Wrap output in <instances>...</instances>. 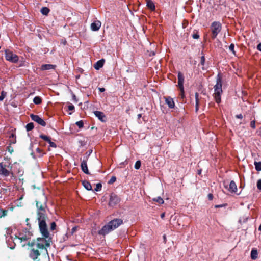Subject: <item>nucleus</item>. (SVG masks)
<instances>
[{"label":"nucleus","mask_w":261,"mask_h":261,"mask_svg":"<svg viewBox=\"0 0 261 261\" xmlns=\"http://www.w3.org/2000/svg\"><path fill=\"white\" fill-rule=\"evenodd\" d=\"M36 207L37 210V220L39 223L40 231L44 237H48V231L46 223L47 218L46 212V204L42 203L36 201Z\"/></svg>","instance_id":"f257e3e1"},{"label":"nucleus","mask_w":261,"mask_h":261,"mask_svg":"<svg viewBox=\"0 0 261 261\" xmlns=\"http://www.w3.org/2000/svg\"><path fill=\"white\" fill-rule=\"evenodd\" d=\"M123 223V221L122 219L120 218L114 219L104 225L102 228L99 230L98 233L100 235L105 236L119 227Z\"/></svg>","instance_id":"f03ea898"},{"label":"nucleus","mask_w":261,"mask_h":261,"mask_svg":"<svg viewBox=\"0 0 261 261\" xmlns=\"http://www.w3.org/2000/svg\"><path fill=\"white\" fill-rule=\"evenodd\" d=\"M0 176L3 177L8 176L14 177V173L12 171V167L7 166L3 162H0Z\"/></svg>","instance_id":"7ed1b4c3"},{"label":"nucleus","mask_w":261,"mask_h":261,"mask_svg":"<svg viewBox=\"0 0 261 261\" xmlns=\"http://www.w3.org/2000/svg\"><path fill=\"white\" fill-rule=\"evenodd\" d=\"M222 25L218 21L213 22L211 25L212 31V38L214 39L216 38L218 34L221 32Z\"/></svg>","instance_id":"20e7f679"},{"label":"nucleus","mask_w":261,"mask_h":261,"mask_svg":"<svg viewBox=\"0 0 261 261\" xmlns=\"http://www.w3.org/2000/svg\"><path fill=\"white\" fill-rule=\"evenodd\" d=\"M32 234L26 229L20 231L18 236H15L14 242L20 240V242L27 241L31 237Z\"/></svg>","instance_id":"39448f33"},{"label":"nucleus","mask_w":261,"mask_h":261,"mask_svg":"<svg viewBox=\"0 0 261 261\" xmlns=\"http://www.w3.org/2000/svg\"><path fill=\"white\" fill-rule=\"evenodd\" d=\"M5 58L6 60L13 63H16L19 61L18 56L13 53L12 51L9 49H6L5 51Z\"/></svg>","instance_id":"423d86ee"},{"label":"nucleus","mask_w":261,"mask_h":261,"mask_svg":"<svg viewBox=\"0 0 261 261\" xmlns=\"http://www.w3.org/2000/svg\"><path fill=\"white\" fill-rule=\"evenodd\" d=\"M40 253L38 249H36L35 247L31 248L29 256L33 261H40Z\"/></svg>","instance_id":"0eeeda50"},{"label":"nucleus","mask_w":261,"mask_h":261,"mask_svg":"<svg viewBox=\"0 0 261 261\" xmlns=\"http://www.w3.org/2000/svg\"><path fill=\"white\" fill-rule=\"evenodd\" d=\"M120 202L119 197L115 194H112L110 195L109 205L111 207H114Z\"/></svg>","instance_id":"6e6552de"},{"label":"nucleus","mask_w":261,"mask_h":261,"mask_svg":"<svg viewBox=\"0 0 261 261\" xmlns=\"http://www.w3.org/2000/svg\"><path fill=\"white\" fill-rule=\"evenodd\" d=\"M42 235L43 236V238H38L37 240L39 241L41 244L43 245V246L45 248L46 247L50 246L51 239L49 237V234L47 237H44L42 234Z\"/></svg>","instance_id":"1a4fd4ad"},{"label":"nucleus","mask_w":261,"mask_h":261,"mask_svg":"<svg viewBox=\"0 0 261 261\" xmlns=\"http://www.w3.org/2000/svg\"><path fill=\"white\" fill-rule=\"evenodd\" d=\"M12 233V230L10 228H7L6 231V242H9L10 241V240L13 242L14 244H12L10 245V248L13 249L14 248L15 245H16V242H14V239H13V238L10 236V234Z\"/></svg>","instance_id":"9d476101"},{"label":"nucleus","mask_w":261,"mask_h":261,"mask_svg":"<svg viewBox=\"0 0 261 261\" xmlns=\"http://www.w3.org/2000/svg\"><path fill=\"white\" fill-rule=\"evenodd\" d=\"M224 187L226 189H227L230 192L236 193L237 191V185L235 182L233 180L230 181L229 187H228V185H227L225 182H224Z\"/></svg>","instance_id":"9b49d317"},{"label":"nucleus","mask_w":261,"mask_h":261,"mask_svg":"<svg viewBox=\"0 0 261 261\" xmlns=\"http://www.w3.org/2000/svg\"><path fill=\"white\" fill-rule=\"evenodd\" d=\"M30 117L31 119L34 121L35 122L38 123L39 124L41 125L42 126H45L46 125L45 122L40 118L38 115L31 114Z\"/></svg>","instance_id":"f8f14e48"},{"label":"nucleus","mask_w":261,"mask_h":261,"mask_svg":"<svg viewBox=\"0 0 261 261\" xmlns=\"http://www.w3.org/2000/svg\"><path fill=\"white\" fill-rule=\"evenodd\" d=\"M214 98L216 102L219 103L221 102V95L222 93V89H214Z\"/></svg>","instance_id":"ddd939ff"},{"label":"nucleus","mask_w":261,"mask_h":261,"mask_svg":"<svg viewBox=\"0 0 261 261\" xmlns=\"http://www.w3.org/2000/svg\"><path fill=\"white\" fill-rule=\"evenodd\" d=\"M184 82V76L183 74L180 72L178 73V86L180 91H183Z\"/></svg>","instance_id":"4468645a"},{"label":"nucleus","mask_w":261,"mask_h":261,"mask_svg":"<svg viewBox=\"0 0 261 261\" xmlns=\"http://www.w3.org/2000/svg\"><path fill=\"white\" fill-rule=\"evenodd\" d=\"M216 84L214 86V89H222V77L220 74H218L217 76Z\"/></svg>","instance_id":"2eb2a0df"},{"label":"nucleus","mask_w":261,"mask_h":261,"mask_svg":"<svg viewBox=\"0 0 261 261\" xmlns=\"http://www.w3.org/2000/svg\"><path fill=\"white\" fill-rule=\"evenodd\" d=\"M101 23L99 21H95L91 24V30L93 31H98L100 28Z\"/></svg>","instance_id":"dca6fc26"},{"label":"nucleus","mask_w":261,"mask_h":261,"mask_svg":"<svg viewBox=\"0 0 261 261\" xmlns=\"http://www.w3.org/2000/svg\"><path fill=\"white\" fill-rule=\"evenodd\" d=\"M94 114L96 117H97L102 122L106 121V116L103 113L100 111H95L94 112Z\"/></svg>","instance_id":"f3484780"},{"label":"nucleus","mask_w":261,"mask_h":261,"mask_svg":"<svg viewBox=\"0 0 261 261\" xmlns=\"http://www.w3.org/2000/svg\"><path fill=\"white\" fill-rule=\"evenodd\" d=\"M166 103L170 108H173L175 106L173 99L170 96L165 97Z\"/></svg>","instance_id":"a211bd4d"},{"label":"nucleus","mask_w":261,"mask_h":261,"mask_svg":"<svg viewBox=\"0 0 261 261\" xmlns=\"http://www.w3.org/2000/svg\"><path fill=\"white\" fill-rule=\"evenodd\" d=\"M28 245L29 246H31L32 247H34V246L36 245V249H45L46 248L43 246V245H42V244H41L39 241H38L37 240V242L36 243H35V242H32L31 243H28Z\"/></svg>","instance_id":"6ab92c4d"},{"label":"nucleus","mask_w":261,"mask_h":261,"mask_svg":"<svg viewBox=\"0 0 261 261\" xmlns=\"http://www.w3.org/2000/svg\"><path fill=\"white\" fill-rule=\"evenodd\" d=\"M82 170L86 174H90V173L89 172L87 164V161L85 160H83L81 165Z\"/></svg>","instance_id":"aec40b11"},{"label":"nucleus","mask_w":261,"mask_h":261,"mask_svg":"<svg viewBox=\"0 0 261 261\" xmlns=\"http://www.w3.org/2000/svg\"><path fill=\"white\" fill-rule=\"evenodd\" d=\"M55 66L51 64H44L41 66V69L43 70H47L54 69Z\"/></svg>","instance_id":"412c9836"},{"label":"nucleus","mask_w":261,"mask_h":261,"mask_svg":"<svg viewBox=\"0 0 261 261\" xmlns=\"http://www.w3.org/2000/svg\"><path fill=\"white\" fill-rule=\"evenodd\" d=\"M16 142V136L14 133H11L9 136L10 145L14 144Z\"/></svg>","instance_id":"4be33fe9"},{"label":"nucleus","mask_w":261,"mask_h":261,"mask_svg":"<svg viewBox=\"0 0 261 261\" xmlns=\"http://www.w3.org/2000/svg\"><path fill=\"white\" fill-rule=\"evenodd\" d=\"M104 61L103 60H101L97 61L94 65V67L96 69H99L101 68L103 65Z\"/></svg>","instance_id":"5701e85b"},{"label":"nucleus","mask_w":261,"mask_h":261,"mask_svg":"<svg viewBox=\"0 0 261 261\" xmlns=\"http://www.w3.org/2000/svg\"><path fill=\"white\" fill-rule=\"evenodd\" d=\"M258 252L256 249H253L251 251L250 256L252 259L255 260L257 258Z\"/></svg>","instance_id":"b1692460"},{"label":"nucleus","mask_w":261,"mask_h":261,"mask_svg":"<svg viewBox=\"0 0 261 261\" xmlns=\"http://www.w3.org/2000/svg\"><path fill=\"white\" fill-rule=\"evenodd\" d=\"M82 185L87 190H92V186L89 182L87 181H83L82 182Z\"/></svg>","instance_id":"393cba45"},{"label":"nucleus","mask_w":261,"mask_h":261,"mask_svg":"<svg viewBox=\"0 0 261 261\" xmlns=\"http://www.w3.org/2000/svg\"><path fill=\"white\" fill-rule=\"evenodd\" d=\"M147 6L151 11H154L155 10V7L154 4L151 1H147Z\"/></svg>","instance_id":"a878e982"},{"label":"nucleus","mask_w":261,"mask_h":261,"mask_svg":"<svg viewBox=\"0 0 261 261\" xmlns=\"http://www.w3.org/2000/svg\"><path fill=\"white\" fill-rule=\"evenodd\" d=\"M152 200L158 202L160 204H163L164 202V200L161 197L154 198L152 199Z\"/></svg>","instance_id":"bb28decb"},{"label":"nucleus","mask_w":261,"mask_h":261,"mask_svg":"<svg viewBox=\"0 0 261 261\" xmlns=\"http://www.w3.org/2000/svg\"><path fill=\"white\" fill-rule=\"evenodd\" d=\"M49 12V9L47 7H43L41 9V12L42 14L47 15Z\"/></svg>","instance_id":"cd10ccee"},{"label":"nucleus","mask_w":261,"mask_h":261,"mask_svg":"<svg viewBox=\"0 0 261 261\" xmlns=\"http://www.w3.org/2000/svg\"><path fill=\"white\" fill-rule=\"evenodd\" d=\"M33 102L36 105H39L41 103L42 100L41 98L39 96H36L34 97L33 99Z\"/></svg>","instance_id":"c85d7f7f"},{"label":"nucleus","mask_w":261,"mask_h":261,"mask_svg":"<svg viewBox=\"0 0 261 261\" xmlns=\"http://www.w3.org/2000/svg\"><path fill=\"white\" fill-rule=\"evenodd\" d=\"M254 165H255V169L257 171H261V162H255Z\"/></svg>","instance_id":"c756f323"},{"label":"nucleus","mask_w":261,"mask_h":261,"mask_svg":"<svg viewBox=\"0 0 261 261\" xmlns=\"http://www.w3.org/2000/svg\"><path fill=\"white\" fill-rule=\"evenodd\" d=\"M40 137L47 142H50V137L46 135L41 134L40 135Z\"/></svg>","instance_id":"7c9ffc66"},{"label":"nucleus","mask_w":261,"mask_h":261,"mask_svg":"<svg viewBox=\"0 0 261 261\" xmlns=\"http://www.w3.org/2000/svg\"><path fill=\"white\" fill-rule=\"evenodd\" d=\"M195 99H196V111L197 112L198 110V105H199V99H198V93H195Z\"/></svg>","instance_id":"2f4dec72"},{"label":"nucleus","mask_w":261,"mask_h":261,"mask_svg":"<svg viewBox=\"0 0 261 261\" xmlns=\"http://www.w3.org/2000/svg\"><path fill=\"white\" fill-rule=\"evenodd\" d=\"M34 128V124L33 123H29L26 125V129L27 131H30Z\"/></svg>","instance_id":"473e14b6"},{"label":"nucleus","mask_w":261,"mask_h":261,"mask_svg":"<svg viewBox=\"0 0 261 261\" xmlns=\"http://www.w3.org/2000/svg\"><path fill=\"white\" fill-rule=\"evenodd\" d=\"M7 211L4 210L3 209H0V218H2L3 217H5L7 215Z\"/></svg>","instance_id":"72a5a7b5"},{"label":"nucleus","mask_w":261,"mask_h":261,"mask_svg":"<svg viewBox=\"0 0 261 261\" xmlns=\"http://www.w3.org/2000/svg\"><path fill=\"white\" fill-rule=\"evenodd\" d=\"M102 185L100 183H98L96 185V188L94 189L95 191H99L101 190Z\"/></svg>","instance_id":"f704fd0d"},{"label":"nucleus","mask_w":261,"mask_h":261,"mask_svg":"<svg viewBox=\"0 0 261 261\" xmlns=\"http://www.w3.org/2000/svg\"><path fill=\"white\" fill-rule=\"evenodd\" d=\"M141 164V161H137L135 164V168L136 169H139L140 168Z\"/></svg>","instance_id":"c9c22d12"},{"label":"nucleus","mask_w":261,"mask_h":261,"mask_svg":"<svg viewBox=\"0 0 261 261\" xmlns=\"http://www.w3.org/2000/svg\"><path fill=\"white\" fill-rule=\"evenodd\" d=\"M229 50L232 52V53L235 55L236 52L234 51V45L233 44H231L229 47Z\"/></svg>","instance_id":"e433bc0d"},{"label":"nucleus","mask_w":261,"mask_h":261,"mask_svg":"<svg viewBox=\"0 0 261 261\" xmlns=\"http://www.w3.org/2000/svg\"><path fill=\"white\" fill-rule=\"evenodd\" d=\"M6 95V93H5L4 91H2L1 93V95L0 96V101H2L5 97Z\"/></svg>","instance_id":"4c0bfd02"},{"label":"nucleus","mask_w":261,"mask_h":261,"mask_svg":"<svg viewBox=\"0 0 261 261\" xmlns=\"http://www.w3.org/2000/svg\"><path fill=\"white\" fill-rule=\"evenodd\" d=\"M76 124L79 126V128H82L83 127V122L82 121H79L76 122Z\"/></svg>","instance_id":"58836bf2"},{"label":"nucleus","mask_w":261,"mask_h":261,"mask_svg":"<svg viewBox=\"0 0 261 261\" xmlns=\"http://www.w3.org/2000/svg\"><path fill=\"white\" fill-rule=\"evenodd\" d=\"M116 178L115 176H113L111 177L110 180L109 181L108 183L109 184H112L114 183L116 181Z\"/></svg>","instance_id":"ea45409f"},{"label":"nucleus","mask_w":261,"mask_h":261,"mask_svg":"<svg viewBox=\"0 0 261 261\" xmlns=\"http://www.w3.org/2000/svg\"><path fill=\"white\" fill-rule=\"evenodd\" d=\"M56 224L55 222H53L52 223H51L50 229L51 230H55L56 229Z\"/></svg>","instance_id":"a19ab883"},{"label":"nucleus","mask_w":261,"mask_h":261,"mask_svg":"<svg viewBox=\"0 0 261 261\" xmlns=\"http://www.w3.org/2000/svg\"><path fill=\"white\" fill-rule=\"evenodd\" d=\"M192 37L194 39H197L199 38V35L198 33L197 32H196L195 33H194L192 35Z\"/></svg>","instance_id":"79ce46f5"},{"label":"nucleus","mask_w":261,"mask_h":261,"mask_svg":"<svg viewBox=\"0 0 261 261\" xmlns=\"http://www.w3.org/2000/svg\"><path fill=\"white\" fill-rule=\"evenodd\" d=\"M48 143L49 144L50 147L54 148H56L57 147L56 144L54 142L51 141V140H50V142H48Z\"/></svg>","instance_id":"37998d69"},{"label":"nucleus","mask_w":261,"mask_h":261,"mask_svg":"<svg viewBox=\"0 0 261 261\" xmlns=\"http://www.w3.org/2000/svg\"><path fill=\"white\" fill-rule=\"evenodd\" d=\"M250 126L253 129H254L255 128V120H253V121H251Z\"/></svg>","instance_id":"c03bdc74"},{"label":"nucleus","mask_w":261,"mask_h":261,"mask_svg":"<svg viewBox=\"0 0 261 261\" xmlns=\"http://www.w3.org/2000/svg\"><path fill=\"white\" fill-rule=\"evenodd\" d=\"M257 187L259 190H261V179H259L257 181Z\"/></svg>","instance_id":"a18cd8bd"},{"label":"nucleus","mask_w":261,"mask_h":261,"mask_svg":"<svg viewBox=\"0 0 261 261\" xmlns=\"http://www.w3.org/2000/svg\"><path fill=\"white\" fill-rule=\"evenodd\" d=\"M68 109L69 111H73L74 109V106L73 105H70L68 107Z\"/></svg>","instance_id":"49530a36"},{"label":"nucleus","mask_w":261,"mask_h":261,"mask_svg":"<svg viewBox=\"0 0 261 261\" xmlns=\"http://www.w3.org/2000/svg\"><path fill=\"white\" fill-rule=\"evenodd\" d=\"M36 151L39 153V156H41L42 155V150L41 149H40L39 148H37L36 149Z\"/></svg>","instance_id":"de8ad7c7"},{"label":"nucleus","mask_w":261,"mask_h":261,"mask_svg":"<svg viewBox=\"0 0 261 261\" xmlns=\"http://www.w3.org/2000/svg\"><path fill=\"white\" fill-rule=\"evenodd\" d=\"M77 227H74L72 228L71 233V234H73L76 230H77Z\"/></svg>","instance_id":"09e8293b"},{"label":"nucleus","mask_w":261,"mask_h":261,"mask_svg":"<svg viewBox=\"0 0 261 261\" xmlns=\"http://www.w3.org/2000/svg\"><path fill=\"white\" fill-rule=\"evenodd\" d=\"M204 62H205V58L204 56H202L201 58V61H200V63L201 64V65H203L204 64Z\"/></svg>","instance_id":"8fccbe9b"},{"label":"nucleus","mask_w":261,"mask_h":261,"mask_svg":"<svg viewBox=\"0 0 261 261\" xmlns=\"http://www.w3.org/2000/svg\"><path fill=\"white\" fill-rule=\"evenodd\" d=\"M180 95L181 97V98H184V88L183 87V91H180Z\"/></svg>","instance_id":"3c124183"},{"label":"nucleus","mask_w":261,"mask_h":261,"mask_svg":"<svg viewBox=\"0 0 261 261\" xmlns=\"http://www.w3.org/2000/svg\"><path fill=\"white\" fill-rule=\"evenodd\" d=\"M237 118H239V119H242L243 118V115L242 114H239V115H237L236 116Z\"/></svg>","instance_id":"603ef678"},{"label":"nucleus","mask_w":261,"mask_h":261,"mask_svg":"<svg viewBox=\"0 0 261 261\" xmlns=\"http://www.w3.org/2000/svg\"><path fill=\"white\" fill-rule=\"evenodd\" d=\"M208 199L211 200L213 199V196L212 194H209L208 195Z\"/></svg>","instance_id":"864d4df0"},{"label":"nucleus","mask_w":261,"mask_h":261,"mask_svg":"<svg viewBox=\"0 0 261 261\" xmlns=\"http://www.w3.org/2000/svg\"><path fill=\"white\" fill-rule=\"evenodd\" d=\"M257 49L261 51V43H259L257 46Z\"/></svg>","instance_id":"5fc2aeb1"},{"label":"nucleus","mask_w":261,"mask_h":261,"mask_svg":"<svg viewBox=\"0 0 261 261\" xmlns=\"http://www.w3.org/2000/svg\"><path fill=\"white\" fill-rule=\"evenodd\" d=\"M7 243H8V246L10 248V245H12V244H14L13 243V242L11 241V240H10V241L9 242H7Z\"/></svg>","instance_id":"6e6d98bb"},{"label":"nucleus","mask_w":261,"mask_h":261,"mask_svg":"<svg viewBox=\"0 0 261 261\" xmlns=\"http://www.w3.org/2000/svg\"><path fill=\"white\" fill-rule=\"evenodd\" d=\"M98 90L101 92H104L105 91V89L104 88H99Z\"/></svg>","instance_id":"4d7b16f0"},{"label":"nucleus","mask_w":261,"mask_h":261,"mask_svg":"<svg viewBox=\"0 0 261 261\" xmlns=\"http://www.w3.org/2000/svg\"><path fill=\"white\" fill-rule=\"evenodd\" d=\"M165 217V213H162L161 215V217L162 218H164Z\"/></svg>","instance_id":"13d9d810"},{"label":"nucleus","mask_w":261,"mask_h":261,"mask_svg":"<svg viewBox=\"0 0 261 261\" xmlns=\"http://www.w3.org/2000/svg\"><path fill=\"white\" fill-rule=\"evenodd\" d=\"M141 114H138V118H141Z\"/></svg>","instance_id":"bf43d9fd"},{"label":"nucleus","mask_w":261,"mask_h":261,"mask_svg":"<svg viewBox=\"0 0 261 261\" xmlns=\"http://www.w3.org/2000/svg\"><path fill=\"white\" fill-rule=\"evenodd\" d=\"M258 230H259V231H261V224L260 225V226H259V228H258Z\"/></svg>","instance_id":"052dcab7"},{"label":"nucleus","mask_w":261,"mask_h":261,"mask_svg":"<svg viewBox=\"0 0 261 261\" xmlns=\"http://www.w3.org/2000/svg\"><path fill=\"white\" fill-rule=\"evenodd\" d=\"M216 207H221V205H216Z\"/></svg>","instance_id":"680f3d73"},{"label":"nucleus","mask_w":261,"mask_h":261,"mask_svg":"<svg viewBox=\"0 0 261 261\" xmlns=\"http://www.w3.org/2000/svg\"><path fill=\"white\" fill-rule=\"evenodd\" d=\"M164 239L165 240H166V237L165 236H164Z\"/></svg>","instance_id":"e2e57ef3"}]
</instances>
